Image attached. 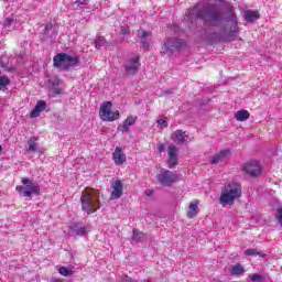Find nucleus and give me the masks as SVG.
I'll list each match as a JSON object with an SVG mask.
<instances>
[{"label": "nucleus", "mask_w": 282, "mask_h": 282, "mask_svg": "<svg viewBox=\"0 0 282 282\" xmlns=\"http://www.w3.org/2000/svg\"><path fill=\"white\" fill-rule=\"evenodd\" d=\"M53 65L58 69H69V67H76L78 65V57L67 53H58L53 58Z\"/></svg>", "instance_id": "39448f33"}, {"label": "nucleus", "mask_w": 282, "mask_h": 282, "mask_svg": "<svg viewBox=\"0 0 282 282\" xmlns=\"http://www.w3.org/2000/svg\"><path fill=\"white\" fill-rule=\"evenodd\" d=\"M28 147H29V151H31L32 153L39 151V143L36 142V138H31L28 141Z\"/></svg>", "instance_id": "bb28decb"}, {"label": "nucleus", "mask_w": 282, "mask_h": 282, "mask_svg": "<svg viewBox=\"0 0 282 282\" xmlns=\"http://www.w3.org/2000/svg\"><path fill=\"white\" fill-rule=\"evenodd\" d=\"M241 197V184L237 182L228 183L224 186L219 202L223 206H232L235 204V199H239Z\"/></svg>", "instance_id": "7ed1b4c3"}, {"label": "nucleus", "mask_w": 282, "mask_h": 282, "mask_svg": "<svg viewBox=\"0 0 282 282\" xmlns=\"http://www.w3.org/2000/svg\"><path fill=\"white\" fill-rule=\"evenodd\" d=\"M53 80H54V84H55V85H58L59 79H58L57 77H55Z\"/></svg>", "instance_id": "a19ab883"}, {"label": "nucleus", "mask_w": 282, "mask_h": 282, "mask_svg": "<svg viewBox=\"0 0 282 282\" xmlns=\"http://www.w3.org/2000/svg\"><path fill=\"white\" fill-rule=\"evenodd\" d=\"M51 91H52L55 96H61V94H63V88H61V87H53V88H51Z\"/></svg>", "instance_id": "473e14b6"}, {"label": "nucleus", "mask_w": 282, "mask_h": 282, "mask_svg": "<svg viewBox=\"0 0 282 282\" xmlns=\"http://www.w3.org/2000/svg\"><path fill=\"white\" fill-rule=\"evenodd\" d=\"M132 240L133 241H142V239H147V235H144V232L138 230V229H133L132 231Z\"/></svg>", "instance_id": "a878e982"}, {"label": "nucleus", "mask_w": 282, "mask_h": 282, "mask_svg": "<svg viewBox=\"0 0 282 282\" xmlns=\"http://www.w3.org/2000/svg\"><path fill=\"white\" fill-rule=\"evenodd\" d=\"M141 65L142 64L140 63V56L132 55V56L128 57V59L124 62V65H123L124 72H126V74H128V76H133V75L138 74Z\"/></svg>", "instance_id": "9b49d317"}, {"label": "nucleus", "mask_w": 282, "mask_h": 282, "mask_svg": "<svg viewBox=\"0 0 282 282\" xmlns=\"http://www.w3.org/2000/svg\"><path fill=\"white\" fill-rule=\"evenodd\" d=\"M75 6H83V2L80 0L75 1Z\"/></svg>", "instance_id": "ea45409f"}, {"label": "nucleus", "mask_w": 282, "mask_h": 282, "mask_svg": "<svg viewBox=\"0 0 282 282\" xmlns=\"http://www.w3.org/2000/svg\"><path fill=\"white\" fill-rule=\"evenodd\" d=\"M243 173L250 177H259L262 172L261 164L258 161H249L242 165Z\"/></svg>", "instance_id": "ddd939ff"}, {"label": "nucleus", "mask_w": 282, "mask_h": 282, "mask_svg": "<svg viewBox=\"0 0 282 282\" xmlns=\"http://www.w3.org/2000/svg\"><path fill=\"white\" fill-rule=\"evenodd\" d=\"M173 142L176 144H184L185 142H191V137L182 130H176L171 134Z\"/></svg>", "instance_id": "2eb2a0df"}, {"label": "nucleus", "mask_w": 282, "mask_h": 282, "mask_svg": "<svg viewBox=\"0 0 282 282\" xmlns=\"http://www.w3.org/2000/svg\"><path fill=\"white\" fill-rule=\"evenodd\" d=\"M8 85H10V78L0 75V91L6 90Z\"/></svg>", "instance_id": "cd10ccee"}, {"label": "nucleus", "mask_w": 282, "mask_h": 282, "mask_svg": "<svg viewBox=\"0 0 282 282\" xmlns=\"http://www.w3.org/2000/svg\"><path fill=\"white\" fill-rule=\"evenodd\" d=\"M112 160L116 166H122L127 162V154H124V151L120 147H117L112 153Z\"/></svg>", "instance_id": "dca6fc26"}, {"label": "nucleus", "mask_w": 282, "mask_h": 282, "mask_svg": "<svg viewBox=\"0 0 282 282\" xmlns=\"http://www.w3.org/2000/svg\"><path fill=\"white\" fill-rule=\"evenodd\" d=\"M199 200H194L189 203L188 210H187V217L188 219H195L197 217V214L199 213Z\"/></svg>", "instance_id": "aec40b11"}, {"label": "nucleus", "mask_w": 282, "mask_h": 282, "mask_svg": "<svg viewBox=\"0 0 282 282\" xmlns=\"http://www.w3.org/2000/svg\"><path fill=\"white\" fill-rule=\"evenodd\" d=\"M258 19L259 12L252 10H248L245 12V21H247V23H253V21H257Z\"/></svg>", "instance_id": "5701e85b"}, {"label": "nucleus", "mask_w": 282, "mask_h": 282, "mask_svg": "<svg viewBox=\"0 0 282 282\" xmlns=\"http://www.w3.org/2000/svg\"><path fill=\"white\" fill-rule=\"evenodd\" d=\"M156 149L159 153H164L166 145L164 143H158Z\"/></svg>", "instance_id": "f704fd0d"}, {"label": "nucleus", "mask_w": 282, "mask_h": 282, "mask_svg": "<svg viewBox=\"0 0 282 282\" xmlns=\"http://www.w3.org/2000/svg\"><path fill=\"white\" fill-rule=\"evenodd\" d=\"M6 63H8V57L7 56H2L0 58V67H6Z\"/></svg>", "instance_id": "e433bc0d"}, {"label": "nucleus", "mask_w": 282, "mask_h": 282, "mask_svg": "<svg viewBox=\"0 0 282 282\" xmlns=\"http://www.w3.org/2000/svg\"><path fill=\"white\" fill-rule=\"evenodd\" d=\"M227 24L225 28V34L227 39H236L239 34V24L237 22V14H235V9L232 7L227 8Z\"/></svg>", "instance_id": "20e7f679"}, {"label": "nucleus", "mask_w": 282, "mask_h": 282, "mask_svg": "<svg viewBox=\"0 0 282 282\" xmlns=\"http://www.w3.org/2000/svg\"><path fill=\"white\" fill-rule=\"evenodd\" d=\"M106 41L104 36H99L95 40V47L96 50H100L102 45H105Z\"/></svg>", "instance_id": "c756f323"}, {"label": "nucleus", "mask_w": 282, "mask_h": 282, "mask_svg": "<svg viewBox=\"0 0 282 282\" xmlns=\"http://www.w3.org/2000/svg\"><path fill=\"white\" fill-rule=\"evenodd\" d=\"M156 124L159 129H166V127H169V121L166 120V117H163L156 120Z\"/></svg>", "instance_id": "c85d7f7f"}, {"label": "nucleus", "mask_w": 282, "mask_h": 282, "mask_svg": "<svg viewBox=\"0 0 282 282\" xmlns=\"http://www.w3.org/2000/svg\"><path fill=\"white\" fill-rule=\"evenodd\" d=\"M235 118L236 120H238L239 122H243L245 120H248V118H250V112H248V110H238L235 113Z\"/></svg>", "instance_id": "b1692460"}, {"label": "nucleus", "mask_w": 282, "mask_h": 282, "mask_svg": "<svg viewBox=\"0 0 282 282\" xmlns=\"http://www.w3.org/2000/svg\"><path fill=\"white\" fill-rule=\"evenodd\" d=\"M3 153V147L0 145V155Z\"/></svg>", "instance_id": "79ce46f5"}, {"label": "nucleus", "mask_w": 282, "mask_h": 282, "mask_svg": "<svg viewBox=\"0 0 282 282\" xmlns=\"http://www.w3.org/2000/svg\"><path fill=\"white\" fill-rule=\"evenodd\" d=\"M138 39L143 50H151V32L140 29L138 31Z\"/></svg>", "instance_id": "4468645a"}, {"label": "nucleus", "mask_w": 282, "mask_h": 282, "mask_svg": "<svg viewBox=\"0 0 282 282\" xmlns=\"http://www.w3.org/2000/svg\"><path fill=\"white\" fill-rule=\"evenodd\" d=\"M124 188V185L122 184V181L117 180L112 183V191H111V199H120L122 197V191Z\"/></svg>", "instance_id": "f3484780"}, {"label": "nucleus", "mask_w": 282, "mask_h": 282, "mask_svg": "<svg viewBox=\"0 0 282 282\" xmlns=\"http://www.w3.org/2000/svg\"><path fill=\"white\" fill-rule=\"evenodd\" d=\"M258 257H261V259H265L267 254L263 251H258L256 253Z\"/></svg>", "instance_id": "58836bf2"}, {"label": "nucleus", "mask_w": 282, "mask_h": 282, "mask_svg": "<svg viewBox=\"0 0 282 282\" xmlns=\"http://www.w3.org/2000/svg\"><path fill=\"white\" fill-rule=\"evenodd\" d=\"M276 219H278V224L281 226L282 228V207H278L276 208V215H275Z\"/></svg>", "instance_id": "2f4dec72"}, {"label": "nucleus", "mask_w": 282, "mask_h": 282, "mask_svg": "<svg viewBox=\"0 0 282 282\" xmlns=\"http://www.w3.org/2000/svg\"><path fill=\"white\" fill-rule=\"evenodd\" d=\"M22 184L23 185L15 187V191H18L22 197H32V195H39V193H41L39 184L28 177L22 178Z\"/></svg>", "instance_id": "423d86ee"}, {"label": "nucleus", "mask_w": 282, "mask_h": 282, "mask_svg": "<svg viewBox=\"0 0 282 282\" xmlns=\"http://www.w3.org/2000/svg\"><path fill=\"white\" fill-rule=\"evenodd\" d=\"M184 41L177 37H167L161 47V56H173V53L177 52V50H182L184 46Z\"/></svg>", "instance_id": "0eeeda50"}, {"label": "nucleus", "mask_w": 282, "mask_h": 282, "mask_svg": "<svg viewBox=\"0 0 282 282\" xmlns=\"http://www.w3.org/2000/svg\"><path fill=\"white\" fill-rule=\"evenodd\" d=\"M21 25V19L19 17L11 14L2 23H0L1 34L6 35L8 32H12V30H17Z\"/></svg>", "instance_id": "9d476101"}, {"label": "nucleus", "mask_w": 282, "mask_h": 282, "mask_svg": "<svg viewBox=\"0 0 282 282\" xmlns=\"http://www.w3.org/2000/svg\"><path fill=\"white\" fill-rule=\"evenodd\" d=\"M228 155H230V150H223L212 158L210 164H219V162H224Z\"/></svg>", "instance_id": "412c9836"}, {"label": "nucleus", "mask_w": 282, "mask_h": 282, "mask_svg": "<svg viewBox=\"0 0 282 282\" xmlns=\"http://www.w3.org/2000/svg\"><path fill=\"white\" fill-rule=\"evenodd\" d=\"M80 204L83 213L94 215L100 210V193L94 188H86L82 192Z\"/></svg>", "instance_id": "f03ea898"}, {"label": "nucleus", "mask_w": 282, "mask_h": 282, "mask_svg": "<svg viewBox=\"0 0 282 282\" xmlns=\"http://www.w3.org/2000/svg\"><path fill=\"white\" fill-rule=\"evenodd\" d=\"M121 34H122V36H127V34H129V26H122Z\"/></svg>", "instance_id": "4c0bfd02"}, {"label": "nucleus", "mask_w": 282, "mask_h": 282, "mask_svg": "<svg viewBox=\"0 0 282 282\" xmlns=\"http://www.w3.org/2000/svg\"><path fill=\"white\" fill-rule=\"evenodd\" d=\"M177 148L175 145H171L169 148V161H167V164H169V167L170 169H173V166H176L177 165Z\"/></svg>", "instance_id": "6ab92c4d"}, {"label": "nucleus", "mask_w": 282, "mask_h": 282, "mask_svg": "<svg viewBox=\"0 0 282 282\" xmlns=\"http://www.w3.org/2000/svg\"><path fill=\"white\" fill-rule=\"evenodd\" d=\"M111 107H113L111 101H105L101 104L99 108V118L104 120V122H113V120H118V118H120V111H112Z\"/></svg>", "instance_id": "6e6552de"}, {"label": "nucleus", "mask_w": 282, "mask_h": 282, "mask_svg": "<svg viewBox=\"0 0 282 282\" xmlns=\"http://www.w3.org/2000/svg\"><path fill=\"white\" fill-rule=\"evenodd\" d=\"M185 19L192 22L202 19L206 25H218L221 23V13L215 9V2L203 0L187 11Z\"/></svg>", "instance_id": "f257e3e1"}, {"label": "nucleus", "mask_w": 282, "mask_h": 282, "mask_svg": "<svg viewBox=\"0 0 282 282\" xmlns=\"http://www.w3.org/2000/svg\"><path fill=\"white\" fill-rule=\"evenodd\" d=\"M245 254H246L247 257H254V256L257 254V249H247V250L245 251Z\"/></svg>", "instance_id": "72a5a7b5"}, {"label": "nucleus", "mask_w": 282, "mask_h": 282, "mask_svg": "<svg viewBox=\"0 0 282 282\" xmlns=\"http://www.w3.org/2000/svg\"><path fill=\"white\" fill-rule=\"evenodd\" d=\"M246 270L243 269V265L241 264H236L231 268V274L232 276H241L243 275Z\"/></svg>", "instance_id": "393cba45"}, {"label": "nucleus", "mask_w": 282, "mask_h": 282, "mask_svg": "<svg viewBox=\"0 0 282 282\" xmlns=\"http://www.w3.org/2000/svg\"><path fill=\"white\" fill-rule=\"evenodd\" d=\"M138 120V117L135 116H129L122 124V133H127V131H129V127H133V124H135V121Z\"/></svg>", "instance_id": "4be33fe9"}, {"label": "nucleus", "mask_w": 282, "mask_h": 282, "mask_svg": "<svg viewBox=\"0 0 282 282\" xmlns=\"http://www.w3.org/2000/svg\"><path fill=\"white\" fill-rule=\"evenodd\" d=\"M261 279H263V276H261L260 274L251 275V281H253V282H259V281H261Z\"/></svg>", "instance_id": "c9c22d12"}, {"label": "nucleus", "mask_w": 282, "mask_h": 282, "mask_svg": "<svg viewBox=\"0 0 282 282\" xmlns=\"http://www.w3.org/2000/svg\"><path fill=\"white\" fill-rule=\"evenodd\" d=\"M62 276H72L73 272L67 270V267H61L58 270Z\"/></svg>", "instance_id": "7c9ffc66"}, {"label": "nucleus", "mask_w": 282, "mask_h": 282, "mask_svg": "<svg viewBox=\"0 0 282 282\" xmlns=\"http://www.w3.org/2000/svg\"><path fill=\"white\" fill-rule=\"evenodd\" d=\"M45 109H47V102H45V100L37 101L34 109L30 113V118H39V116H41Z\"/></svg>", "instance_id": "a211bd4d"}, {"label": "nucleus", "mask_w": 282, "mask_h": 282, "mask_svg": "<svg viewBox=\"0 0 282 282\" xmlns=\"http://www.w3.org/2000/svg\"><path fill=\"white\" fill-rule=\"evenodd\" d=\"M156 180L161 186H173L180 180V175L172 171L163 170L158 174Z\"/></svg>", "instance_id": "1a4fd4ad"}, {"label": "nucleus", "mask_w": 282, "mask_h": 282, "mask_svg": "<svg viewBox=\"0 0 282 282\" xmlns=\"http://www.w3.org/2000/svg\"><path fill=\"white\" fill-rule=\"evenodd\" d=\"M89 232H91V225L80 226V224H74L68 228L70 237H87Z\"/></svg>", "instance_id": "f8f14e48"}]
</instances>
